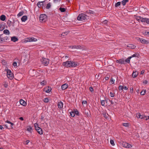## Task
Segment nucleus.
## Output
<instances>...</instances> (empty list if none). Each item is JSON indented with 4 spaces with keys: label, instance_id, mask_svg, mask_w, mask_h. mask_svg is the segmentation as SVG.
<instances>
[{
    "label": "nucleus",
    "instance_id": "7ed1b4c3",
    "mask_svg": "<svg viewBox=\"0 0 149 149\" xmlns=\"http://www.w3.org/2000/svg\"><path fill=\"white\" fill-rule=\"evenodd\" d=\"M47 16L45 14H41L39 17L40 21L41 22H45L47 19Z\"/></svg>",
    "mask_w": 149,
    "mask_h": 149
},
{
    "label": "nucleus",
    "instance_id": "2eb2a0df",
    "mask_svg": "<svg viewBox=\"0 0 149 149\" xmlns=\"http://www.w3.org/2000/svg\"><path fill=\"white\" fill-rule=\"evenodd\" d=\"M127 46L129 49H134L136 47V46L132 44H129Z\"/></svg>",
    "mask_w": 149,
    "mask_h": 149
},
{
    "label": "nucleus",
    "instance_id": "de8ad7c7",
    "mask_svg": "<svg viewBox=\"0 0 149 149\" xmlns=\"http://www.w3.org/2000/svg\"><path fill=\"white\" fill-rule=\"evenodd\" d=\"M144 33L145 35L149 36V31H146Z\"/></svg>",
    "mask_w": 149,
    "mask_h": 149
},
{
    "label": "nucleus",
    "instance_id": "a878e982",
    "mask_svg": "<svg viewBox=\"0 0 149 149\" xmlns=\"http://www.w3.org/2000/svg\"><path fill=\"white\" fill-rule=\"evenodd\" d=\"M4 38L5 42H8L10 40V37L6 36L4 37Z\"/></svg>",
    "mask_w": 149,
    "mask_h": 149
},
{
    "label": "nucleus",
    "instance_id": "72a5a7b5",
    "mask_svg": "<svg viewBox=\"0 0 149 149\" xmlns=\"http://www.w3.org/2000/svg\"><path fill=\"white\" fill-rule=\"evenodd\" d=\"M43 101L45 103H47L49 101V99L48 98H45L44 99Z\"/></svg>",
    "mask_w": 149,
    "mask_h": 149
},
{
    "label": "nucleus",
    "instance_id": "bf43d9fd",
    "mask_svg": "<svg viewBox=\"0 0 149 149\" xmlns=\"http://www.w3.org/2000/svg\"><path fill=\"white\" fill-rule=\"evenodd\" d=\"M107 21L106 20H104L102 22V24H107Z\"/></svg>",
    "mask_w": 149,
    "mask_h": 149
},
{
    "label": "nucleus",
    "instance_id": "c756f323",
    "mask_svg": "<svg viewBox=\"0 0 149 149\" xmlns=\"http://www.w3.org/2000/svg\"><path fill=\"white\" fill-rule=\"evenodd\" d=\"M129 1V0H123L122 1V3L123 6H125L126 3Z\"/></svg>",
    "mask_w": 149,
    "mask_h": 149
},
{
    "label": "nucleus",
    "instance_id": "69168bd1",
    "mask_svg": "<svg viewBox=\"0 0 149 149\" xmlns=\"http://www.w3.org/2000/svg\"><path fill=\"white\" fill-rule=\"evenodd\" d=\"M148 81L145 80H144L143 81V84H146L148 83Z\"/></svg>",
    "mask_w": 149,
    "mask_h": 149
},
{
    "label": "nucleus",
    "instance_id": "c03bdc74",
    "mask_svg": "<svg viewBox=\"0 0 149 149\" xmlns=\"http://www.w3.org/2000/svg\"><path fill=\"white\" fill-rule=\"evenodd\" d=\"M101 105L103 106H104L105 104V101L104 100H102L101 101Z\"/></svg>",
    "mask_w": 149,
    "mask_h": 149
},
{
    "label": "nucleus",
    "instance_id": "13d9d810",
    "mask_svg": "<svg viewBox=\"0 0 149 149\" xmlns=\"http://www.w3.org/2000/svg\"><path fill=\"white\" fill-rule=\"evenodd\" d=\"M82 103L83 104H87V102L86 100H83L82 102Z\"/></svg>",
    "mask_w": 149,
    "mask_h": 149
},
{
    "label": "nucleus",
    "instance_id": "a18cd8bd",
    "mask_svg": "<svg viewBox=\"0 0 149 149\" xmlns=\"http://www.w3.org/2000/svg\"><path fill=\"white\" fill-rule=\"evenodd\" d=\"M51 4L50 3H48L46 6V8L47 9L51 7Z\"/></svg>",
    "mask_w": 149,
    "mask_h": 149
},
{
    "label": "nucleus",
    "instance_id": "b1692460",
    "mask_svg": "<svg viewBox=\"0 0 149 149\" xmlns=\"http://www.w3.org/2000/svg\"><path fill=\"white\" fill-rule=\"evenodd\" d=\"M139 39L140 41L142 43H148L147 41L145 39L142 38Z\"/></svg>",
    "mask_w": 149,
    "mask_h": 149
},
{
    "label": "nucleus",
    "instance_id": "f704fd0d",
    "mask_svg": "<svg viewBox=\"0 0 149 149\" xmlns=\"http://www.w3.org/2000/svg\"><path fill=\"white\" fill-rule=\"evenodd\" d=\"M90 112L88 111H85V113L87 116L88 117L90 116V113H89Z\"/></svg>",
    "mask_w": 149,
    "mask_h": 149
},
{
    "label": "nucleus",
    "instance_id": "f8f14e48",
    "mask_svg": "<svg viewBox=\"0 0 149 149\" xmlns=\"http://www.w3.org/2000/svg\"><path fill=\"white\" fill-rule=\"evenodd\" d=\"M68 86V84L65 83L63 84L61 86V89L63 90H64L67 88Z\"/></svg>",
    "mask_w": 149,
    "mask_h": 149
},
{
    "label": "nucleus",
    "instance_id": "bb28decb",
    "mask_svg": "<svg viewBox=\"0 0 149 149\" xmlns=\"http://www.w3.org/2000/svg\"><path fill=\"white\" fill-rule=\"evenodd\" d=\"M6 17L4 15H2L1 16L0 19L2 21H4L6 19Z\"/></svg>",
    "mask_w": 149,
    "mask_h": 149
},
{
    "label": "nucleus",
    "instance_id": "8fccbe9b",
    "mask_svg": "<svg viewBox=\"0 0 149 149\" xmlns=\"http://www.w3.org/2000/svg\"><path fill=\"white\" fill-rule=\"evenodd\" d=\"M110 143L111 144L112 146H114L115 145V144L114 143V141L113 140H110Z\"/></svg>",
    "mask_w": 149,
    "mask_h": 149
},
{
    "label": "nucleus",
    "instance_id": "e433bc0d",
    "mask_svg": "<svg viewBox=\"0 0 149 149\" xmlns=\"http://www.w3.org/2000/svg\"><path fill=\"white\" fill-rule=\"evenodd\" d=\"M70 113V116L72 117H74L75 115V113H74V112L73 111L71 112Z\"/></svg>",
    "mask_w": 149,
    "mask_h": 149
},
{
    "label": "nucleus",
    "instance_id": "6e6552de",
    "mask_svg": "<svg viewBox=\"0 0 149 149\" xmlns=\"http://www.w3.org/2000/svg\"><path fill=\"white\" fill-rule=\"evenodd\" d=\"M79 64L77 62L71 61V68H74L78 65Z\"/></svg>",
    "mask_w": 149,
    "mask_h": 149
},
{
    "label": "nucleus",
    "instance_id": "680f3d73",
    "mask_svg": "<svg viewBox=\"0 0 149 149\" xmlns=\"http://www.w3.org/2000/svg\"><path fill=\"white\" fill-rule=\"evenodd\" d=\"M68 33L67 32H65L61 34L62 36H64L65 35H66Z\"/></svg>",
    "mask_w": 149,
    "mask_h": 149
},
{
    "label": "nucleus",
    "instance_id": "393cba45",
    "mask_svg": "<svg viewBox=\"0 0 149 149\" xmlns=\"http://www.w3.org/2000/svg\"><path fill=\"white\" fill-rule=\"evenodd\" d=\"M74 49H82L83 50L82 47L80 45H74Z\"/></svg>",
    "mask_w": 149,
    "mask_h": 149
},
{
    "label": "nucleus",
    "instance_id": "4c0bfd02",
    "mask_svg": "<svg viewBox=\"0 0 149 149\" xmlns=\"http://www.w3.org/2000/svg\"><path fill=\"white\" fill-rule=\"evenodd\" d=\"M23 11H20L19 13L17 15L18 17H20L23 15Z\"/></svg>",
    "mask_w": 149,
    "mask_h": 149
},
{
    "label": "nucleus",
    "instance_id": "ddd939ff",
    "mask_svg": "<svg viewBox=\"0 0 149 149\" xmlns=\"http://www.w3.org/2000/svg\"><path fill=\"white\" fill-rule=\"evenodd\" d=\"M36 130L38 133L40 135H42L43 134L42 130L40 127H38V128L36 129Z\"/></svg>",
    "mask_w": 149,
    "mask_h": 149
},
{
    "label": "nucleus",
    "instance_id": "e2e57ef3",
    "mask_svg": "<svg viewBox=\"0 0 149 149\" xmlns=\"http://www.w3.org/2000/svg\"><path fill=\"white\" fill-rule=\"evenodd\" d=\"M89 90H90V91H91V92H93V88L92 87H90V88H89Z\"/></svg>",
    "mask_w": 149,
    "mask_h": 149
},
{
    "label": "nucleus",
    "instance_id": "9d476101",
    "mask_svg": "<svg viewBox=\"0 0 149 149\" xmlns=\"http://www.w3.org/2000/svg\"><path fill=\"white\" fill-rule=\"evenodd\" d=\"M63 102L60 101L58 102L57 105L58 107L60 109H61L63 107Z\"/></svg>",
    "mask_w": 149,
    "mask_h": 149
},
{
    "label": "nucleus",
    "instance_id": "f3484780",
    "mask_svg": "<svg viewBox=\"0 0 149 149\" xmlns=\"http://www.w3.org/2000/svg\"><path fill=\"white\" fill-rule=\"evenodd\" d=\"M138 74V72L137 71H133L132 74V76L134 78L136 77Z\"/></svg>",
    "mask_w": 149,
    "mask_h": 149
},
{
    "label": "nucleus",
    "instance_id": "f03ea898",
    "mask_svg": "<svg viewBox=\"0 0 149 149\" xmlns=\"http://www.w3.org/2000/svg\"><path fill=\"white\" fill-rule=\"evenodd\" d=\"M7 76L8 78L10 79H12L14 77L13 74L10 70L7 69L6 70Z\"/></svg>",
    "mask_w": 149,
    "mask_h": 149
},
{
    "label": "nucleus",
    "instance_id": "6e6d98bb",
    "mask_svg": "<svg viewBox=\"0 0 149 149\" xmlns=\"http://www.w3.org/2000/svg\"><path fill=\"white\" fill-rule=\"evenodd\" d=\"M146 117V116L144 115H141V116H140V118H141V119H144V118H145Z\"/></svg>",
    "mask_w": 149,
    "mask_h": 149
},
{
    "label": "nucleus",
    "instance_id": "f257e3e1",
    "mask_svg": "<svg viewBox=\"0 0 149 149\" xmlns=\"http://www.w3.org/2000/svg\"><path fill=\"white\" fill-rule=\"evenodd\" d=\"M87 16L84 14L81 13L79 14L77 17V19L79 21H83L86 20Z\"/></svg>",
    "mask_w": 149,
    "mask_h": 149
},
{
    "label": "nucleus",
    "instance_id": "c9c22d12",
    "mask_svg": "<svg viewBox=\"0 0 149 149\" xmlns=\"http://www.w3.org/2000/svg\"><path fill=\"white\" fill-rule=\"evenodd\" d=\"M3 42H5L4 38L0 37V43H2Z\"/></svg>",
    "mask_w": 149,
    "mask_h": 149
},
{
    "label": "nucleus",
    "instance_id": "20e7f679",
    "mask_svg": "<svg viewBox=\"0 0 149 149\" xmlns=\"http://www.w3.org/2000/svg\"><path fill=\"white\" fill-rule=\"evenodd\" d=\"M41 61L42 63L45 66L47 65L49 63V60L48 58H42L41 60Z\"/></svg>",
    "mask_w": 149,
    "mask_h": 149
},
{
    "label": "nucleus",
    "instance_id": "473e14b6",
    "mask_svg": "<svg viewBox=\"0 0 149 149\" xmlns=\"http://www.w3.org/2000/svg\"><path fill=\"white\" fill-rule=\"evenodd\" d=\"M46 82L45 80H43L40 82V84L42 86H44L46 85Z\"/></svg>",
    "mask_w": 149,
    "mask_h": 149
},
{
    "label": "nucleus",
    "instance_id": "0eeeda50",
    "mask_svg": "<svg viewBox=\"0 0 149 149\" xmlns=\"http://www.w3.org/2000/svg\"><path fill=\"white\" fill-rule=\"evenodd\" d=\"M63 65L66 67L71 68V61L64 62L63 63Z\"/></svg>",
    "mask_w": 149,
    "mask_h": 149
},
{
    "label": "nucleus",
    "instance_id": "5701e85b",
    "mask_svg": "<svg viewBox=\"0 0 149 149\" xmlns=\"http://www.w3.org/2000/svg\"><path fill=\"white\" fill-rule=\"evenodd\" d=\"M32 130V128L31 126H29L27 127V130L29 132L31 133Z\"/></svg>",
    "mask_w": 149,
    "mask_h": 149
},
{
    "label": "nucleus",
    "instance_id": "3c124183",
    "mask_svg": "<svg viewBox=\"0 0 149 149\" xmlns=\"http://www.w3.org/2000/svg\"><path fill=\"white\" fill-rule=\"evenodd\" d=\"M74 112L75 113V114H76L77 115H79V112L77 110H75L74 111Z\"/></svg>",
    "mask_w": 149,
    "mask_h": 149
},
{
    "label": "nucleus",
    "instance_id": "338daca9",
    "mask_svg": "<svg viewBox=\"0 0 149 149\" xmlns=\"http://www.w3.org/2000/svg\"><path fill=\"white\" fill-rule=\"evenodd\" d=\"M123 88L125 90H127L128 89V88L126 86H124Z\"/></svg>",
    "mask_w": 149,
    "mask_h": 149
},
{
    "label": "nucleus",
    "instance_id": "c85d7f7f",
    "mask_svg": "<svg viewBox=\"0 0 149 149\" xmlns=\"http://www.w3.org/2000/svg\"><path fill=\"white\" fill-rule=\"evenodd\" d=\"M5 27L3 25L0 24V31H1L4 29Z\"/></svg>",
    "mask_w": 149,
    "mask_h": 149
},
{
    "label": "nucleus",
    "instance_id": "052dcab7",
    "mask_svg": "<svg viewBox=\"0 0 149 149\" xmlns=\"http://www.w3.org/2000/svg\"><path fill=\"white\" fill-rule=\"evenodd\" d=\"M133 92V87H131L130 88V92L131 93H132Z\"/></svg>",
    "mask_w": 149,
    "mask_h": 149
},
{
    "label": "nucleus",
    "instance_id": "4be33fe9",
    "mask_svg": "<svg viewBox=\"0 0 149 149\" xmlns=\"http://www.w3.org/2000/svg\"><path fill=\"white\" fill-rule=\"evenodd\" d=\"M27 19V17L26 16H23L21 18V20L22 22H25L26 20Z\"/></svg>",
    "mask_w": 149,
    "mask_h": 149
},
{
    "label": "nucleus",
    "instance_id": "603ef678",
    "mask_svg": "<svg viewBox=\"0 0 149 149\" xmlns=\"http://www.w3.org/2000/svg\"><path fill=\"white\" fill-rule=\"evenodd\" d=\"M87 12L88 13H90V14H93L94 13V12L93 11L91 10H89Z\"/></svg>",
    "mask_w": 149,
    "mask_h": 149
},
{
    "label": "nucleus",
    "instance_id": "864d4df0",
    "mask_svg": "<svg viewBox=\"0 0 149 149\" xmlns=\"http://www.w3.org/2000/svg\"><path fill=\"white\" fill-rule=\"evenodd\" d=\"M110 81L111 82V84H113L115 82V80L113 79L112 78H111Z\"/></svg>",
    "mask_w": 149,
    "mask_h": 149
},
{
    "label": "nucleus",
    "instance_id": "79ce46f5",
    "mask_svg": "<svg viewBox=\"0 0 149 149\" xmlns=\"http://www.w3.org/2000/svg\"><path fill=\"white\" fill-rule=\"evenodd\" d=\"M146 92L145 90L142 91L140 93L141 95H144L146 93Z\"/></svg>",
    "mask_w": 149,
    "mask_h": 149
},
{
    "label": "nucleus",
    "instance_id": "7c9ffc66",
    "mask_svg": "<svg viewBox=\"0 0 149 149\" xmlns=\"http://www.w3.org/2000/svg\"><path fill=\"white\" fill-rule=\"evenodd\" d=\"M3 33L9 35L10 34V32L8 30L5 29L3 31Z\"/></svg>",
    "mask_w": 149,
    "mask_h": 149
},
{
    "label": "nucleus",
    "instance_id": "774afa93",
    "mask_svg": "<svg viewBox=\"0 0 149 149\" xmlns=\"http://www.w3.org/2000/svg\"><path fill=\"white\" fill-rule=\"evenodd\" d=\"M10 124L11 125L10 127H11V128L12 129L13 128V126L14 125V123H13L11 122Z\"/></svg>",
    "mask_w": 149,
    "mask_h": 149
},
{
    "label": "nucleus",
    "instance_id": "423d86ee",
    "mask_svg": "<svg viewBox=\"0 0 149 149\" xmlns=\"http://www.w3.org/2000/svg\"><path fill=\"white\" fill-rule=\"evenodd\" d=\"M123 146L126 148H130L132 147V145L126 142H123L122 143Z\"/></svg>",
    "mask_w": 149,
    "mask_h": 149
},
{
    "label": "nucleus",
    "instance_id": "ea45409f",
    "mask_svg": "<svg viewBox=\"0 0 149 149\" xmlns=\"http://www.w3.org/2000/svg\"><path fill=\"white\" fill-rule=\"evenodd\" d=\"M65 9L64 8H59V10L62 12H63L65 11Z\"/></svg>",
    "mask_w": 149,
    "mask_h": 149
},
{
    "label": "nucleus",
    "instance_id": "cd10ccee",
    "mask_svg": "<svg viewBox=\"0 0 149 149\" xmlns=\"http://www.w3.org/2000/svg\"><path fill=\"white\" fill-rule=\"evenodd\" d=\"M131 58V57L130 56L127 58L125 61V62H126L127 63H129L130 62V59Z\"/></svg>",
    "mask_w": 149,
    "mask_h": 149
},
{
    "label": "nucleus",
    "instance_id": "6ab92c4d",
    "mask_svg": "<svg viewBox=\"0 0 149 149\" xmlns=\"http://www.w3.org/2000/svg\"><path fill=\"white\" fill-rule=\"evenodd\" d=\"M143 22H146L148 24H149V18H144Z\"/></svg>",
    "mask_w": 149,
    "mask_h": 149
},
{
    "label": "nucleus",
    "instance_id": "a19ab883",
    "mask_svg": "<svg viewBox=\"0 0 149 149\" xmlns=\"http://www.w3.org/2000/svg\"><path fill=\"white\" fill-rule=\"evenodd\" d=\"M138 56V54L136 53H135L133 55H132V56H130V57H131V58L132 57H137Z\"/></svg>",
    "mask_w": 149,
    "mask_h": 149
},
{
    "label": "nucleus",
    "instance_id": "dca6fc26",
    "mask_svg": "<svg viewBox=\"0 0 149 149\" xmlns=\"http://www.w3.org/2000/svg\"><path fill=\"white\" fill-rule=\"evenodd\" d=\"M102 114L104 117L106 119H108V114L105 111H104L102 112Z\"/></svg>",
    "mask_w": 149,
    "mask_h": 149
},
{
    "label": "nucleus",
    "instance_id": "412c9836",
    "mask_svg": "<svg viewBox=\"0 0 149 149\" xmlns=\"http://www.w3.org/2000/svg\"><path fill=\"white\" fill-rule=\"evenodd\" d=\"M11 38V40L13 42H15L18 40V39L15 36H13Z\"/></svg>",
    "mask_w": 149,
    "mask_h": 149
},
{
    "label": "nucleus",
    "instance_id": "58836bf2",
    "mask_svg": "<svg viewBox=\"0 0 149 149\" xmlns=\"http://www.w3.org/2000/svg\"><path fill=\"white\" fill-rule=\"evenodd\" d=\"M34 127L35 128V129L37 128H38V127H39L38 126V124L37 123H35L34 125Z\"/></svg>",
    "mask_w": 149,
    "mask_h": 149
},
{
    "label": "nucleus",
    "instance_id": "39448f33",
    "mask_svg": "<svg viewBox=\"0 0 149 149\" xmlns=\"http://www.w3.org/2000/svg\"><path fill=\"white\" fill-rule=\"evenodd\" d=\"M25 41L27 42H36L37 41V39L36 38L33 37H29L27 38Z\"/></svg>",
    "mask_w": 149,
    "mask_h": 149
},
{
    "label": "nucleus",
    "instance_id": "1a4fd4ad",
    "mask_svg": "<svg viewBox=\"0 0 149 149\" xmlns=\"http://www.w3.org/2000/svg\"><path fill=\"white\" fill-rule=\"evenodd\" d=\"M116 62L120 64H125V61L123 59H120L116 60Z\"/></svg>",
    "mask_w": 149,
    "mask_h": 149
},
{
    "label": "nucleus",
    "instance_id": "a211bd4d",
    "mask_svg": "<svg viewBox=\"0 0 149 149\" xmlns=\"http://www.w3.org/2000/svg\"><path fill=\"white\" fill-rule=\"evenodd\" d=\"M19 102L22 105L24 106H25L26 105V102L23 100H21L19 101Z\"/></svg>",
    "mask_w": 149,
    "mask_h": 149
},
{
    "label": "nucleus",
    "instance_id": "2f4dec72",
    "mask_svg": "<svg viewBox=\"0 0 149 149\" xmlns=\"http://www.w3.org/2000/svg\"><path fill=\"white\" fill-rule=\"evenodd\" d=\"M122 125L124 127H128L129 126L130 124L128 123H123Z\"/></svg>",
    "mask_w": 149,
    "mask_h": 149
},
{
    "label": "nucleus",
    "instance_id": "37998d69",
    "mask_svg": "<svg viewBox=\"0 0 149 149\" xmlns=\"http://www.w3.org/2000/svg\"><path fill=\"white\" fill-rule=\"evenodd\" d=\"M120 4H121L120 2H119V1L118 2L115 4V6L116 7H118L119 6H120Z\"/></svg>",
    "mask_w": 149,
    "mask_h": 149
},
{
    "label": "nucleus",
    "instance_id": "49530a36",
    "mask_svg": "<svg viewBox=\"0 0 149 149\" xmlns=\"http://www.w3.org/2000/svg\"><path fill=\"white\" fill-rule=\"evenodd\" d=\"M109 95L111 97H113L114 96V93L111 92L109 93Z\"/></svg>",
    "mask_w": 149,
    "mask_h": 149
},
{
    "label": "nucleus",
    "instance_id": "9b49d317",
    "mask_svg": "<svg viewBox=\"0 0 149 149\" xmlns=\"http://www.w3.org/2000/svg\"><path fill=\"white\" fill-rule=\"evenodd\" d=\"M143 18L142 17H141L140 16H136V17L135 18L136 19V20L138 21L139 22H143Z\"/></svg>",
    "mask_w": 149,
    "mask_h": 149
},
{
    "label": "nucleus",
    "instance_id": "4d7b16f0",
    "mask_svg": "<svg viewBox=\"0 0 149 149\" xmlns=\"http://www.w3.org/2000/svg\"><path fill=\"white\" fill-rule=\"evenodd\" d=\"M13 65L15 67L17 66V63L16 62H14L13 63Z\"/></svg>",
    "mask_w": 149,
    "mask_h": 149
},
{
    "label": "nucleus",
    "instance_id": "aec40b11",
    "mask_svg": "<svg viewBox=\"0 0 149 149\" xmlns=\"http://www.w3.org/2000/svg\"><path fill=\"white\" fill-rule=\"evenodd\" d=\"M52 90V88L51 87L48 86L46 88L45 91L47 93H49Z\"/></svg>",
    "mask_w": 149,
    "mask_h": 149
},
{
    "label": "nucleus",
    "instance_id": "5fc2aeb1",
    "mask_svg": "<svg viewBox=\"0 0 149 149\" xmlns=\"http://www.w3.org/2000/svg\"><path fill=\"white\" fill-rule=\"evenodd\" d=\"M141 114L140 113H137L136 114V116L138 118H140L141 116Z\"/></svg>",
    "mask_w": 149,
    "mask_h": 149
},
{
    "label": "nucleus",
    "instance_id": "4468645a",
    "mask_svg": "<svg viewBox=\"0 0 149 149\" xmlns=\"http://www.w3.org/2000/svg\"><path fill=\"white\" fill-rule=\"evenodd\" d=\"M45 2V1H39L38 2L37 4V5L39 8H40L43 6V3Z\"/></svg>",
    "mask_w": 149,
    "mask_h": 149
},
{
    "label": "nucleus",
    "instance_id": "09e8293b",
    "mask_svg": "<svg viewBox=\"0 0 149 149\" xmlns=\"http://www.w3.org/2000/svg\"><path fill=\"white\" fill-rule=\"evenodd\" d=\"M123 89V87L122 86L120 85L118 87V89L119 91L122 90Z\"/></svg>",
    "mask_w": 149,
    "mask_h": 149
},
{
    "label": "nucleus",
    "instance_id": "0e129e2a",
    "mask_svg": "<svg viewBox=\"0 0 149 149\" xmlns=\"http://www.w3.org/2000/svg\"><path fill=\"white\" fill-rule=\"evenodd\" d=\"M61 0H53L54 3H56L58 2H60Z\"/></svg>",
    "mask_w": 149,
    "mask_h": 149
}]
</instances>
